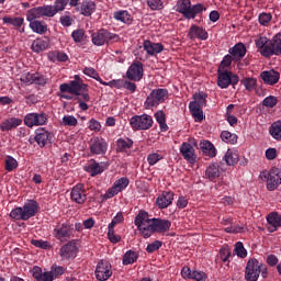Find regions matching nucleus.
Here are the masks:
<instances>
[{"label": "nucleus", "mask_w": 281, "mask_h": 281, "mask_svg": "<svg viewBox=\"0 0 281 281\" xmlns=\"http://www.w3.org/2000/svg\"><path fill=\"white\" fill-rule=\"evenodd\" d=\"M176 11H178L184 19H195L196 14L205 11V7L202 3L192 5L190 0H178L176 4Z\"/></svg>", "instance_id": "nucleus-1"}, {"label": "nucleus", "mask_w": 281, "mask_h": 281, "mask_svg": "<svg viewBox=\"0 0 281 281\" xmlns=\"http://www.w3.org/2000/svg\"><path fill=\"white\" fill-rule=\"evenodd\" d=\"M154 218L148 217L146 211H140L135 220L134 225H136L138 232H140L143 238H150V225H153Z\"/></svg>", "instance_id": "nucleus-2"}, {"label": "nucleus", "mask_w": 281, "mask_h": 281, "mask_svg": "<svg viewBox=\"0 0 281 281\" xmlns=\"http://www.w3.org/2000/svg\"><path fill=\"white\" fill-rule=\"evenodd\" d=\"M260 179L267 181V190L273 192L281 183V171L278 168H272L270 171L265 170L260 173Z\"/></svg>", "instance_id": "nucleus-3"}, {"label": "nucleus", "mask_w": 281, "mask_h": 281, "mask_svg": "<svg viewBox=\"0 0 281 281\" xmlns=\"http://www.w3.org/2000/svg\"><path fill=\"white\" fill-rule=\"evenodd\" d=\"M56 11L54 5L46 4L42 7H36L33 9H30L26 12V21H34L35 19H43V16H47L48 19H52V16H56Z\"/></svg>", "instance_id": "nucleus-4"}, {"label": "nucleus", "mask_w": 281, "mask_h": 281, "mask_svg": "<svg viewBox=\"0 0 281 281\" xmlns=\"http://www.w3.org/2000/svg\"><path fill=\"white\" fill-rule=\"evenodd\" d=\"M168 100V89L158 88L154 89L145 101L146 109H153V106H159Z\"/></svg>", "instance_id": "nucleus-5"}, {"label": "nucleus", "mask_w": 281, "mask_h": 281, "mask_svg": "<svg viewBox=\"0 0 281 281\" xmlns=\"http://www.w3.org/2000/svg\"><path fill=\"white\" fill-rule=\"evenodd\" d=\"M255 45L263 58H271V56H276L273 38L270 40L267 36H260L256 40Z\"/></svg>", "instance_id": "nucleus-6"}, {"label": "nucleus", "mask_w": 281, "mask_h": 281, "mask_svg": "<svg viewBox=\"0 0 281 281\" xmlns=\"http://www.w3.org/2000/svg\"><path fill=\"white\" fill-rule=\"evenodd\" d=\"M153 116L148 114L134 115L130 120L133 131H148L153 128Z\"/></svg>", "instance_id": "nucleus-7"}, {"label": "nucleus", "mask_w": 281, "mask_h": 281, "mask_svg": "<svg viewBox=\"0 0 281 281\" xmlns=\"http://www.w3.org/2000/svg\"><path fill=\"white\" fill-rule=\"evenodd\" d=\"M120 41V35L111 33L104 29H101L99 32L92 34V43L98 47L104 45V43H117Z\"/></svg>", "instance_id": "nucleus-8"}, {"label": "nucleus", "mask_w": 281, "mask_h": 281, "mask_svg": "<svg viewBox=\"0 0 281 281\" xmlns=\"http://www.w3.org/2000/svg\"><path fill=\"white\" fill-rule=\"evenodd\" d=\"M261 266H262V262L258 261V259L250 258L246 265L245 280L246 281H258V278H260Z\"/></svg>", "instance_id": "nucleus-9"}, {"label": "nucleus", "mask_w": 281, "mask_h": 281, "mask_svg": "<svg viewBox=\"0 0 281 281\" xmlns=\"http://www.w3.org/2000/svg\"><path fill=\"white\" fill-rule=\"evenodd\" d=\"M217 86L221 89H227L229 85L234 87L240 80L238 75H234L232 71L227 70H217Z\"/></svg>", "instance_id": "nucleus-10"}, {"label": "nucleus", "mask_w": 281, "mask_h": 281, "mask_svg": "<svg viewBox=\"0 0 281 281\" xmlns=\"http://www.w3.org/2000/svg\"><path fill=\"white\" fill-rule=\"evenodd\" d=\"M47 123V114L45 113H29L24 116V124L32 128L33 126H43Z\"/></svg>", "instance_id": "nucleus-11"}, {"label": "nucleus", "mask_w": 281, "mask_h": 281, "mask_svg": "<svg viewBox=\"0 0 281 281\" xmlns=\"http://www.w3.org/2000/svg\"><path fill=\"white\" fill-rule=\"evenodd\" d=\"M128 178H120L116 180L113 186L105 192L103 199H113V196L120 194L122 190H126L128 188Z\"/></svg>", "instance_id": "nucleus-12"}, {"label": "nucleus", "mask_w": 281, "mask_h": 281, "mask_svg": "<svg viewBox=\"0 0 281 281\" xmlns=\"http://www.w3.org/2000/svg\"><path fill=\"white\" fill-rule=\"evenodd\" d=\"M126 76L128 80L139 82L144 78V64L142 61L133 63L127 69Z\"/></svg>", "instance_id": "nucleus-13"}, {"label": "nucleus", "mask_w": 281, "mask_h": 281, "mask_svg": "<svg viewBox=\"0 0 281 281\" xmlns=\"http://www.w3.org/2000/svg\"><path fill=\"white\" fill-rule=\"evenodd\" d=\"M109 148L106 140L100 137H94L90 140V153L92 155H104Z\"/></svg>", "instance_id": "nucleus-14"}, {"label": "nucleus", "mask_w": 281, "mask_h": 281, "mask_svg": "<svg viewBox=\"0 0 281 281\" xmlns=\"http://www.w3.org/2000/svg\"><path fill=\"white\" fill-rule=\"evenodd\" d=\"M171 223L168 220H161V218H154V222L151 225H149L150 229V236L157 232L158 234H165V232H168L171 227Z\"/></svg>", "instance_id": "nucleus-15"}, {"label": "nucleus", "mask_w": 281, "mask_h": 281, "mask_svg": "<svg viewBox=\"0 0 281 281\" xmlns=\"http://www.w3.org/2000/svg\"><path fill=\"white\" fill-rule=\"evenodd\" d=\"M180 154L189 164H196V151L194 150V146H192V144L182 143L180 146Z\"/></svg>", "instance_id": "nucleus-16"}, {"label": "nucleus", "mask_w": 281, "mask_h": 281, "mask_svg": "<svg viewBox=\"0 0 281 281\" xmlns=\"http://www.w3.org/2000/svg\"><path fill=\"white\" fill-rule=\"evenodd\" d=\"M113 276V271H111V267L109 266V262L100 261L97 265L95 269V278L99 281H106L109 278Z\"/></svg>", "instance_id": "nucleus-17"}, {"label": "nucleus", "mask_w": 281, "mask_h": 281, "mask_svg": "<svg viewBox=\"0 0 281 281\" xmlns=\"http://www.w3.org/2000/svg\"><path fill=\"white\" fill-rule=\"evenodd\" d=\"M70 199L71 201H75V203H78L79 205H82L87 201V193L85 191V184L78 183L71 189L70 192Z\"/></svg>", "instance_id": "nucleus-18"}, {"label": "nucleus", "mask_w": 281, "mask_h": 281, "mask_svg": "<svg viewBox=\"0 0 281 281\" xmlns=\"http://www.w3.org/2000/svg\"><path fill=\"white\" fill-rule=\"evenodd\" d=\"M55 238L65 243L67 238H71V226L69 224H58L54 229Z\"/></svg>", "instance_id": "nucleus-19"}, {"label": "nucleus", "mask_w": 281, "mask_h": 281, "mask_svg": "<svg viewBox=\"0 0 281 281\" xmlns=\"http://www.w3.org/2000/svg\"><path fill=\"white\" fill-rule=\"evenodd\" d=\"M76 254H78V247H76V240L68 241L59 250V255L64 260H69V258H76Z\"/></svg>", "instance_id": "nucleus-20"}, {"label": "nucleus", "mask_w": 281, "mask_h": 281, "mask_svg": "<svg viewBox=\"0 0 281 281\" xmlns=\"http://www.w3.org/2000/svg\"><path fill=\"white\" fill-rule=\"evenodd\" d=\"M172 201H175V193L172 191H164L156 200V205L160 210H166L169 205H172Z\"/></svg>", "instance_id": "nucleus-21"}, {"label": "nucleus", "mask_w": 281, "mask_h": 281, "mask_svg": "<svg viewBox=\"0 0 281 281\" xmlns=\"http://www.w3.org/2000/svg\"><path fill=\"white\" fill-rule=\"evenodd\" d=\"M229 56L233 57L234 63H238V60H243L245 55L247 54V47L243 43H237L234 47L229 48Z\"/></svg>", "instance_id": "nucleus-22"}, {"label": "nucleus", "mask_w": 281, "mask_h": 281, "mask_svg": "<svg viewBox=\"0 0 281 281\" xmlns=\"http://www.w3.org/2000/svg\"><path fill=\"white\" fill-rule=\"evenodd\" d=\"M261 80H263L265 85H278L280 82V72L276 70H265L260 74Z\"/></svg>", "instance_id": "nucleus-23"}, {"label": "nucleus", "mask_w": 281, "mask_h": 281, "mask_svg": "<svg viewBox=\"0 0 281 281\" xmlns=\"http://www.w3.org/2000/svg\"><path fill=\"white\" fill-rule=\"evenodd\" d=\"M35 142L40 148H45L48 142H52V133L47 132L45 128L36 130Z\"/></svg>", "instance_id": "nucleus-24"}, {"label": "nucleus", "mask_w": 281, "mask_h": 281, "mask_svg": "<svg viewBox=\"0 0 281 281\" xmlns=\"http://www.w3.org/2000/svg\"><path fill=\"white\" fill-rule=\"evenodd\" d=\"M32 52L35 54H41V52H45L49 49V38L48 37H38L33 41L31 45Z\"/></svg>", "instance_id": "nucleus-25"}, {"label": "nucleus", "mask_w": 281, "mask_h": 281, "mask_svg": "<svg viewBox=\"0 0 281 281\" xmlns=\"http://www.w3.org/2000/svg\"><path fill=\"white\" fill-rule=\"evenodd\" d=\"M207 31L198 25H191L188 37L193 41V38H199L200 41H207Z\"/></svg>", "instance_id": "nucleus-26"}, {"label": "nucleus", "mask_w": 281, "mask_h": 281, "mask_svg": "<svg viewBox=\"0 0 281 281\" xmlns=\"http://www.w3.org/2000/svg\"><path fill=\"white\" fill-rule=\"evenodd\" d=\"M143 47L148 56H155V54H161L164 49V44L161 43H153L148 40L144 41Z\"/></svg>", "instance_id": "nucleus-27"}, {"label": "nucleus", "mask_w": 281, "mask_h": 281, "mask_svg": "<svg viewBox=\"0 0 281 281\" xmlns=\"http://www.w3.org/2000/svg\"><path fill=\"white\" fill-rule=\"evenodd\" d=\"M23 124V120L19 117H10L0 124V128L2 132L14 131V128H19Z\"/></svg>", "instance_id": "nucleus-28"}, {"label": "nucleus", "mask_w": 281, "mask_h": 281, "mask_svg": "<svg viewBox=\"0 0 281 281\" xmlns=\"http://www.w3.org/2000/svg\"><path fill=\"white\" fill-rule=\"evenodd\" d=\"M22 210L24 211L26 221H30V218H32V216H36V213L38 212V202L30 200L23 205Z\"/></svg>", "instance_id": "nucleus-29"}, {"label": "nucleus", "mask_w": 281, "mask_h": 281, "mask_svg": "<svg viewBox=\"0 0 281 281\" xmlns=\"http://www.w3.org/2000/svg\"><path fill=\"white\" fill-rule=\"evenodd\" d=\"M218 177H221V167L212 162L205 170V178L209 179V181H214L218 179Z\"/></svg>", "instance_id": "nucleus-30"}, {"label": "nucleus", "mask_w": 281, "mask_h": 281, "mask_svg": "<svg viewBox=\"0 0 281 281\" xmlns=\"http://www.w3.org/2000/svg\"><path fill=\"white\" fill-rule=\"evenodd\" d=\"M267 221L270 224L268 227L269 232H276L278 227H281V215L277 212L270 213L267 216Z\"/></svg>", "instance_id": "nucleus-31"}, {"label": "nucleus", "mask_w": 281, "mask_h": 281, "mask_svg": "<svg viewBox=\"0 0 281 281\" xmlns=\"http://www.w3.org/2000/svg\"><path fill=\"white\" fill-rule=\"evenodd\" d=\"M189 111L193 115L195 122H203V108L195 102L189 103Z\"/></svg>", "instance_id": "nucleus-32"}, {"label": "nucleus", "mask_w": 281, "mask_h": 281, "mask_svg": "<svg viewBox=\"0 0 281 281\" xmlns=\"http://www.w3.org/2000/svg\"><path fill=\"white\" fill-rule=\"evenodd\" d=\"M79 89L80 85L76 81H69V83H61L59 86V91L61 93H71L72 95L78 94Z\"/></svg>", "instance_id": "nucleus-33"}, {"label": "nucleus", "mask_w": 281, "mask_h": 281, "mask_svg": "<svg viewBox=\"0 0 281 281\" xmlns=\"http://www.w3.org/2000/svg\"><path fill=\"white\" fill-rule=\"evenodd\" d=\"M200 148L203 155H206V157H216V147H214V144L210 143L209 140L201 142Z\"/></svg>", "instance_id": "nucleus-34"}, {"label": "nucleus", "mask_w": 281, "mask_h": 281, "mask_svg": "<svg viewBox=\"0 0 281 281\" xmlns=\"http://www.w3.org/2000/svg\"><path fill=\"white\" fill-rule=\"evenodd\" d=\"M106 168H109V165H106L104 162L99 164L95 160H92V164L89 165V170L91 172V177L102 175V172H104V170H106Z\"/></svg>", "instance_id": "nucleus-35"}, {"label": "nucleus", "mask_w": 281, "mask_h": 281, "mask_svg": "<svg viewBox=\"0 0 281 281\" xmlns=\"http://www.w3.org/2000/svg\"><path fill=\"white\" fill-rule=\"evenodd\" d=\"M30 22V27L35 34H45L47 32V24L38 20H32Z\"/></svg>", "instance_id": "nucleus-36"}, {"label": "nucleus", "mask_w": 281, "mask_h": 281, "mask_svg": "<svg viewBox=\"0 0 281 281\" xmlns=\"http://www.w3.org/2000/svg\"><path fill=\"white\" fill-rule=\"evenodd\" d=\"M133 148V139L131 138H119L116 142V153H126Z\"/></svg>", "instance_id": "nucleus-37"}, {"label": "nucleus", "mask_w": 281, "mask_h": 281, "mask_svg": "<svg viewBox=\"0 0 281 281\" xmlns=\"http://www.w3.org/2000/svg\"><path fill=\"white\" fill-rule=\"evenodd\" d=\"M95 12V2L83 1L80 7V14L83 16H91Z\"/></svg>", "instance_id": "nucleus-38"}, {"label": "nucleus", "mask_w": 281, "mask_h": 281, "mask_svg": "<svg viewBox=\"0 0 281 281\" xmlns=\"http://www.w3.org/2000/svg\"><path fill=\"white\" fill-rule=\"evenodd\" d=\"M139 259V254L135 250H127L123 256V265L126 267L128 265H135V261Z\"/></svg>", "instance_id": "nucleus-39"}, {"label": "nucleus", "mask_w": 281, "mask_h": 281, "mask_svg": "<svg viewBox=\"0 0 281 281\" xmlns=\"http://www.w3.org/2000/svg\"><path fill=\"white\" fill-rule=\"evenodd\" d=\"M269 133L273 139H277V142H281V121H276L271 124L269 128Z\"/></svg>", "instance_id": "nucleus-40"}, {"label": "nucleus", "mask_w": 281, "mask_h": 281, "mask_svg": "<svg viewBox=\"0 0 281 281\" xmlns=\"http://www.w3.org/2000/svg\"><path fill=\"white\" fill-rule=\"evenodd\" d=\"M221 139L224 140L226 144H237L238 135L232 134L229 131H223L221 133Z\"/></svg>", "instance_id": "nucleus-41"}, {"label": "nucleus", "mask_w": 281, "mask_h": 281, "mask_svg": "<svg viewBox=\"0 0 281 281\" xmlns=\"http://www.w3.org/2000/svg\"><path fill=\"white\" fill-rule=\"evenodd\" d=\"M155 119L159 124L160 131L166 132L168 131V124H166V113L164 111H157L155 113Z\"/></svg>", "instance_id": "nucleus-42"}, {"label": "nucleus", "mask_w": 281, "mask_h": 281, "mask_svg": "<svg viewBox=\"0 0 281 281\" xmlns=\"http://www.w3.org/2000/svg\"><path fill=\"white\" fill-rule=\"evenodd\" d=\"M193 100L191 102H194L198 104V106H207V94L204 92H198L193 94Z\"/></svg>", "instance_id": "nucleus-43"}, {"label": "nucleus", "mask_w": 281, "mask_h": 281, "mask_svg": "<svg viewBox=\"0 0 281 281\" xmlns=\"http://www.w3.org/2000/svg\"><path fill=\"white\" fill-rule=\"evenodd\" d=\"M114 19L121 23H131L132 21L131 13L126 10L114 12Z\"/></svg>", "instance_id": "nucleus-44"}, {"label": "nucleus", "mask_w": 281, "mask_h": 281, "mask_svg": "<svg viewBox=\"0 0 281 281\" xmlns=\"http://www.w3.org/2000/svg\"><path fill=\"white\" fill-rule=\"evenodd\" d=\"M224 161H226L227 166H236L238 164V154L228 149L224 156Z\"/></svg>", "instance_id": "nucleus-45"}, {"label": "nucleus", "mask_w": 281, "mask_h": 281, "mask_svg": "<svg viewBox=\"0 0 281 281\" xmlns=\"http://www.w3.org/2000/svg\"><path fill=\"white\" fill-rule=\"evenodd\" d=\"M247 91H254L258 85V80L254 77L244 78L240 80Z\"/></svg>", "instance_id": "nucleus-46"}, {"label": "nucleus", "mask_w": 281, "mask_h": 281, "mask_svg": "<svg viewBox=\"0 0 281 281\" xmlns=\"http://www.w3.org/2000/svg\"><path fill=\"white\" fill-rule=\"evenodd\" d=\"M10 217L14 218L15 221H27L23 207L13 209L10 213Z\"/></svg>", "instance_id": "nucleus-47"}, {"label": "nucleus", "mask_w": 281, "mask_h": 281, "mask_svg": "<svg viewBox=\"0 0 281 281\" xmlns=\"http://www.w3.org/2000/svg\"><path fill=\"white\" fill-rule=\"evenodd\" d=\"M2 21L3 23H8L9 25H13L14 27H21L25 20L23 18L4 16Z\"/></svg>", "instance_id": "nucleus-48"}, {"label": "nucleus", "mask_w": 281, "mask_h": 281, "mask_svg": "<svg viewBox=\"0 0 281 281\" xmlns=\"http://www.w3.org/2000/svg\"><path fill=\"white\" fill-rule=\"evenodd\" d=\"M83 74H85V76H89L90 78H93L101 85L102 78H100V75L98 74V70H95V68L86 67L83 69Z\"/></svg>", "instance_id": "nucleus-49"}, {"label": "nucleus", "mask_w": 281, "mask_h": 281, "mask_svg": "<svg viewBox=\"0 0 281 281\" xmlns=\"http://www.w3.org/2000/svg\"><path fill=\"white\" fill-rule=\"evenodd\" d=\"M234 254H236L238 258H247V249H245V245H243L241 241L236 243Z\"/></svg>", "instance_id": "nucleus-50"}, {"label": "nucleus", "mask_w": 281, "mask_h": 281, "mask_svg": "<svg viewBox=\"0 0 281 281\" xmlns=\"http://www.w3.org/2000/svg\"><path fill=\"white\" fill-rule=\"evenodd\" d=\"M31 245L38 249H52V244L43 239H32Z\"/></svg>", "instance_id": "nucleus-51"}, {"label": "nucleus", "mask_w": 281, "mask_h": 281, "mask_svg": "<svg viewBox=\"0 0 281 281\" xmlns=\"http://www.w3.org/2000/svg\"><path fill=\"white\" fill-rule=\"evenodd\" d=\"M232 60H234L233 56L225 55L217 68V71H225V69H227V67H232Z\"/></svg>", "instance_id": "nucleus-52"}, {"label": "nucleus", "mask_w": 281, "mask_h": 281, "mask_svg": "<svg viewBox=\"0 0 281 281\" xmlns=\"http://www.w3.org/2000/svg\"><path fill=\"white\" fill-rule=\"evenodd\" d=\"M74 95L77 102H79V100L81 102H89L91 100V97L89 95V90H79L78 94H74Z\"/></svg>", "instance_id": "nucleus-53"}, {"label": "nucleus", "mask_w": 281, "mask_h": 281, "mask_svg": "<svg viewBox=\"0 0 281 281\" xmlns=\"http://www.w3.org/2000/svg\"><path fill=\"white\" fill-rule=\"evenodd\" d=\"M272 43L274 45L276 56H281V33H279L272 37Z\"/></svg>", "instance_id": "nucleus-54"}, {"label": "nucleus", "mask_w": 281, "mask_h": 281, "mask_svg": "<svg viewBox=\"0 0 281 281\" xmlns=\"http://www.w3.org/2000/svg\"><path fill=\"white\" fill-rule=\"evenodd\" d=\"M19 166V162H16V159L12 158L11 156H8L5 159V170L8 172H12V170H16Z\"/></svg>", "instance_id": "nucleus-55"}, {"label": "nucleus", "mask_w": 281, "mask_h": 281, "mask_svg": "<svg viewBox=\"0 0 281 281\" xmlns=\"http://www.w3.org/2000/svg\"><path fill=\"white\" fill-rule=\"evenodd\" d=\"M33 85H38L40 87H45L47 85V77L38 72L34 74Z\"/></svg>", "instance_id": "nucleus-56"}, {"label": "nucleus", "mask_w": 281, "mask_h": 281, "mask_svg": "<svg viewBox=\"0 0 281 281\" xmlns=\"http://www.w3.org/2000/svg\"><path fill=\"white\" fill-rule=\"evenodd\" d=\"M220 257L223 262H227L229 258H232V250L229 249V246H224L221 248Z\"/></svg>", "instance_id": "nucleus-57"}, {"label": "nucleus", "mask_w": 281, "mask_h": 281, "mask_svg": "<svg viewBox=\"0 0 281 281\" xmlns=\"http://www.w3.org/2000/svg\"><path fill=\"white\" fill-rule=\"evenodd\" d=\"M164 245L161 240H155L151 244H148L146 247L147 254H155V251L159 250V248Z\"/></svg>", "instance_id": "nucleus-58"}, {"label": "nucleus", "mask_w": 281, "mask_h": 281, "mask_svg": "<svg viewBox=\"0 0 281 281\" xmlns=\"http://www.w3.org/2000/svg\"><path fill=\"white\" fill-rule=\"evenodd\" d=\"M72 40L75 43H82L85 41V30L78 29L71 33Z\"/></svg>", "instance_id": "nucleus-59"}, {"label": "nucleus", "mask_w": 281, "mask_h": 281, "mask_svg": "<svg viewBox=\"0 0 281 281\" xmlns=\"http://www.w3.org/2000/svg\"><path fill=\"white\" fill-rule=\"evenodd\" d=\"M69 0H55L53 8H55L56 13L63 12L67 8Z\"/></svg>", "instance_id": "nucleus-60"}, {"label": "nucleus", "mask_w": 281, "mask_h": 281, "mask_svg": "<svg viewBox=\"0 0 281 281\" xmlns=\"http://www.w3.org/2000/svg\"><path fill=\"white\" fill-rule=\"evenodd\" d=\"M147 5L150 10H164V1L161 0H147Z\"/></svg>", "instance_id": "nucleus-61"}, {"label": "nucleus", "mask_w": 281, "mask_h": 281, "mask_svg": "<svg viewBox=\"0 0 281 281\" xmlns=\"http://www.w3.org/2000/svg\"><path fill=\"white\" fill-rule=\"evenodd\" d=\"M262 104H263V106H268L269 109H273V106H276V104H278V98H276L273 95H269V97L263 99Z\"/></svg>", "instance_id": "nucleus-62"}, {"label": "nucleus", "mask_w": 281, "mask_h": 281, "mask_svg": "<svg viewBox=\"0 0 281 281\" xmlns=\"http://www.w3.org/2000/svg\"><path fill=\"white\" fill-rule=\"evenodd\" d=\"M63 124L64 126H77L78 125V119H76L72 115H67L63 117Z\"/></svg>", "instance_id": "nucleus-63"}, {"label": "nucleus", "mask_w": 281, "mask_h": 281, "mask_svg": "<svg viewBox=\"0 0 281 281\" xmlns=\"http://www.w3.org/2000/svg\"><path fill=\"white\" fill-rule=\"evenodd\" d=\"M271 19H273V15H271V13H260L259 14L260 25H269V23H271Z\"/></svg>", "instance_id": "nucleus-64"}]
</instances>
